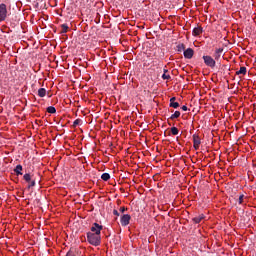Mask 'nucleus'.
Listing matches in <instances>:
<instances>
[{
	"instance_id": "20e7f679",
	"label": "nucleus",
	"mask_w": 256,
	"mask_h": 256,
	"mask_svg": "<svg viewBox=\"0 0 256 256\" xmlns=\"http://www.w3.org/2000/svg\"><path fill=\"white\" fill-rule=\"evenodd\" d=\"M130 221H131V215H129V214H124L120 218V223H121L122 227H127V225H129Z\"/></svg>"
},
{
	"instance_id": "a211bd4d",
	"label": "nucleus",
	"mask_w": 256,
	"mask_h": 256,
	"mask_svg": "<svg viewBox=\"0 0 256 256\" xmlns=\"http://www.w3.org/2000/svg\"><path fill=\"white\" fill-rule=\"evenodd\" d=\"M176 49L178 53H181V51H185V44L181 43L176 46Z\"/></svg>"
},
{
	"instance_id": "f8f14e48",
	"label": "nucleus",
	"mask_w": 256,
	"mask_h": 256,
	"mask_svg": "<svg viewBox=\"0 0 256 256\" xmlns=\"http://www.w3.org/2000/svg\"><path fill=\"white\" fill-rule=\"evenodd\" d=\"M192 33L195 36L201 35V33H203V28L201 26L195 27Z\"/></svg>"
},
{
	"instance_id": "aec40b11",
	"label": "nucleus",
	"mask_w": 256,
	"mask_h": 256,
	"mask_svg": "<svg viewBox=\"0 0 256 256\" xmlns=\"http://www.w3.org/2000/svg\"><path fill=\"white\" fill-rule=\"evenodd\" d=\"M47 113H51V114L57 113V109H55V107L53 106H49L47 108Z\"/></svg>"
},
{
	"instance_id": "b1692460",
	"label": "nucleus",
	"mask_w": 256,
	"mask_h": 256,
	"mask_svg": "<svg viewBox=\"0 0 256 256\" xmlns=\"http://www.w3.org/2000/svg\"><path fill=\"white\" fill-rule=\"evenodd\" d=\"M79 123H81V119H76V120L73 122V127H77V125H79Z\"/></svg>"
},
{
	"instance_id": "6e6552de",
	"label": "nucleus",
	"mask_w": 256,
	"mask_h": 256,
	"mask_svg": "<svg viewBox=\"0 0 256 256\" xmlns=\"http://www.w3.org/2000/svg\"><path fill=\"white\" fill-rule=\"evenodd\" d=\"M175 101H177V98L176 97H172L170 99L169 107H173V109H179V102H175Z\"/></svg>"
},
{
	"instance_id": "f03ea898",
	"label": "nucleus",
	"mask_w": 256,
	"mask_h": 256,
	"mask_svg": "<svg viewBox=\"0 0 256 256\" xmlns=\"http://www.w3.org/2000/svg\"><path fill=\"white\" fill-rule=\"evenodd\" d=\"M203 60L205 65H207V67H211V69L215 68V65H217V62H215V59L211 56H203Z\"/></svg>"
},
{
	"instance_id": "cd10ccee",
	"label": "nucleus",
	"mask_w": 256,
	"mask_h": 256,
	"mask_svg": "<svg viewBox=\"0 0 256 256\" xmlns=\"http://www.w3.org/2000/svg\"><path fill=\"white\" fill-rule=\"evenodd\" d=\"M181 109L182 111H187V106H182Z\"/></svg>"
},
{
	"instance_id": "4be33fe9",
	"label": "nucleus",
	"mask_w": 256,
	"mask_h": 256,
	"mask_svg": "<svg viewBox=\"0 0 256 256\" xmlns=\"http://www.w3.org/2000/svg\"><path fill=\"white\" fill-rule=\"evenodd\" d=\"M171 133H172V135H179V129L177 127H172Z\"/></svg>"
},
{
	"instance_id": "423d86ee",
	"label": "nucleus",
	"mask_w": 256,
	"mask_h": 256,
	"mask_svg": "<svg viewBox=\"0 0 256 256\" xmlns=\"http://www.w3.org/2000/svg\"><path fill=\"white\" fill-rule=\"evenodd\" d=\"M101 231H103V226L98 223H94L91 227L90 233H98V235H101Z\"/></svg>"
},
{
	"instance_id": "412c9836",
	"label": "nucleus",
	"mask_w": 256,
	"mask_h": 256,
	"mask_svg": "<svg viewBox=\"0 0 256 256\" xmlns=\"http://www.w3.org/2000/svg\"><path fill=\"white\" fill-rule=\"evenodd\" d=\"M23 178L26 183H31V174H25Z\"/></svg>"
},
{
	"instance_id": "dca6fc26",
	"label": "nucleus",
	"mask_w": 256,
	"mask_h": 256,
	"mask_svg": "<svg viewBox=\"0 0 256 256\" xmlns=\"http://www.w3.org/2000/svg\"><path fill=\"white\" fill-rule=\"evenodd\" d=\"M38 95L39 97H45V95H47V90L45 88H40L38 90Z\"/></svg>"
},
{
	"instance_id": "f3484780",
	"label": "nucleus",
	"mask_w": 256,
	"mask_h": 256,
	"mask_svg": "<svg viewBox=\"0 0 256 256\" xmlns=\"http://www.w3.org/2000/svg\"><path fill=\"white\" fill-rule=\"evenodd\" d=\"M111 179V175H109V173H103L101 175V180L102 181H109Z\"/></svg>"
},
{
	"instance_id": "7ed1b4c3",
	"label": "nucleus",
	"mask_w": 256,
	"mask_h": 256,
	"mask_svg": "<svg viewBox=\"0 0 256 256\" xmlns=\"http://www.w3.org/2000/svg\"><path fill=\"white\" fill-rule=\"evenodd\" d=\"M7 19V5L0 4V21H5Z\"/></svg>"
},
{
	"instance_id": "9d476101",
	"label": "nucleus",
	"mask_w": 256,
	"mask_h": 256,
	"mask_svg": "<svg viewBox=\"0 0 256 256\" xmlns=\"http://www.w3.org/2000/svg\"><path fill=\"white\" fill-rule=\"evenodd\" d=\"M21 171H23V166H22L21 164H18V165L14 168V173H16L17 176L23 175V173H22Z\"/></svg>"
},
{
	"instance_id": "ddd939ff",
	"label": "nucleus",
	"mask_w": 256,
	"mask_h": 256,
	"mask_svg": "<svg viewBox=\"0 0 256 256\" xmlns=\"http://www.w3.org/2000/svg\"><path fill=\"white\" fill-rule=\"evenodd\" d=\"M163 71H164V73L162 75V79L164 81H167V80L171 79V75L167 74V73H169V70L164 68Z\"/></svg>"
},
{
	"instance_id": "9b49d317",
	"label": "nucleus",
	"mask_w": 256,
	"mask_h": 256,
	"mask_svg": "<svg viewBox=\"0 0 256 256\" xmlns=\"http://www.w3.org/2000/svg\"><path fill=\"white\" fill-rule=\"evenodd\" d=\"M205 219V215L201 214L199 216H196L192 219V221L196 224H199L201 221Z\"/></svg>"
},
{
	"instance_id": "0eeeda50",
	"label": "nucleus",
	"mask_w": 256,
	"mask_h": 256,
	"mask_svg": "<svg viewBox=\"0 0 256 256\" xmlns=\"http://www.w3.org/2000/svg\"><path fill=\"white\" fill-rule=\"evenodd\" d=\"M193 55H195V51L192 48L184 50L185 59H193Z\"/></svg>"
},
{
	"instance_id": "f257e3e1",
	"label": "nucleus",
	"mask_w": 256,
	"mask_h": 256,
	"mask_svg": "<svg viewBox=\"0 0 256 256\" xmlns=\"http://www.w3.org/2000/svg\"><path fill=\"white\" fill-rule=\"evenodd\" d=\"M87 241L88 243H90V245H93L94 247H99V245H101V234L88 232Z\"/></svg>"
},
{
	"instance_id": "1a4fd4ad",
	"label": "nucleus",
	"mask_w": 256,
	"mask_h": 256,
	"mask_svg": "<svg viewBox=\"0 0 256 256\" xmlns=\"http://www.w3.org/2000/svg\"><path fill=\"white\" fill-rule=\"evenodd\" d=\"M221 53H223V48H218V49L215 50L214 59L216 61H219V59H221Z\"/></svg>"
},
{
	"instance_id": "6ab92c4d",
	"label": "nucleus",
	"mask_w": 256,
	"mask_h": 256,
	"mask_svg": "<svg viewBox=\"0 0 256 256\" xmlns=\"http://www.w3.org/2000/svg\"><path fill=\"white\" fill-rule=\"evenodd\" d=\"M61 29L62 31L60 33H67V31H69V26L67 24H62Z\"/></svg>"
},
{
	"instance_id": "bb28decb",
	"label": "nucleus",
	"mask_w": 256,
	"mask_h": 256,
	"mask_svg": "<svg viewBox=\"0 0 256 256\" xmlns=\"http://www.w3.org/2000/svg\"><path fill=\"white\" fill-rule=\"evenodd\" d=\"M113 215H116V217H119V211L113 210Z\"/></svg>"
},
{
	"instance_id": "5701e85b",
	"label": "nucleus",
	"mask_w": 256,
	"mask_h": 256,
	"mask_svg": "<svg viewBox=\"0 0 256 256\" xmlns=\"http://www.w3.org/2000/svg\"><path fill=\"white\" fill-rule=\"evenodd\" d=\"M245 198V195L241 194L238 199L239 205H243V199Z\"/></svg>"
},
{
	"instance_id": "39448f33",
	"label": "nucleus",
	"mask_w": 256,
	"mask_h": 256,
	"mask_svg": "<svg viewBox=\"0 0 256 256\" xmlns=\"http://www.w3.org/2000/svg\"><path fill=\"white\" fill-rule=\"evenodd\" d=\"M192 139H193V147L197 151L199 149V146L201 145V138L199 137L198 134H193Z\"/></svg>"
},
{
	"instance_id": "393cba45",
	"label": "nucleus",
	"mask_w": 256,
	"mask_h": 256,
	"mask_svg": "<svg viewBox=\"0 0 256 256\" xmlns=\"http://www.w3.org/2000/svg\"><path fill=\"white\" fill-rule=\"evenodd\" d=\"M35 185H36L35 180H31L30 185L28 186V189H31V187H35Z\"/></svg>"
},
{
	"instance_id": "4468645a",
	"label": "nucleus",
	"mask_w": 256,
	"mask_h": 256,
	"mask_svg": "<svg viewBox=\"0 0 256 256\" xmlns=\"http://www.w3.org/2000/svg\"><path fill=\"white\" fill-rule=\"evenodd\" d=\"M236 75H247V67H240V70L236 72Z\"/></svg>"
},
{
	"instance_id": "a878e982",
	"label": "nucleus",
	"mask_w": 256,
	"mask_h": 256,
	"mask_svg": "<svg viewBox=\"0 0 256 256\" xmlns=\"http://www.w3.org/2000/svg\"><path fill=\"white\" fill-rule=\"evenodd\" d=\"M125 211H127V208H125V207L120 208V213H125Z\"/></svg>"
},
{
	"instance_id": "2eb2a0df",
	"label": "nucleus",
	"mask_w": 256,
	"mask_h": 256,
	"mask_svg": "<svg viewBox=\"0 0 256 256\" xmlns=\"http://www.w3.org/2000/svg\"><path fill=\"white\" fill-rule=\"evenodd\" d=\"M181 117V112L175 111L174 114L170 116V119L173 121L174 119H179Z\"/></svg>"
}]
</instances>
